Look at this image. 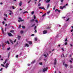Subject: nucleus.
<instances>
[{"mask_svg": "<svg viewBox=\"0 0 73 73\" xmlns=\"http://www.w3.org/2000/svg\"><path fill=\"white\" fill-rule=\"evenodd\" d=\"M10 41L11 42V43H12V44H13V41H12V40H10Z\"/></svg>", "mask_w": 73, "mask_h": 73, "instance_id": "nucleus-25", "label": "nucleus"}, {"mask_svg": "<svg viewBox=\"0 0 73 73\" xmlns=\"http://www.w3.org/2000/svg\"><path fill=\"white\" fill-rule=\"evenodd\" d=\"M35 22H36V23H38V20L37 19H36L35 20Z\"/></svg>", "mask_w": 73, "mask_h": 73, "instance_id": "nucleus-32", "label": "nucleus"}, {"mask_svg": "<svg viewBox=\"0 0 73 73\" xmlns=\"http://www.w3.org/2000/svg\"><path fill=\"white\" fill-rule=\"evenodd\" d=\"M2 33H4V30H3V29L2 28Z\"/></svg>", "mask_w": 73, "mask_h": 73, "instance_id": "nucleus-34", "label": "nucleus"}, {"mask_svg": "<svg viewBox=\"0 0 73 73\" xmlns=\"http://www.w3.org/2000/svg\"><path fill=\"white\" fill-rule=\"evenodd\" d=\"M63 8H64V7H62L60 6V9H63Z\"/></svg>", "mask_w": 73, "mask_h": 73, "instance_id": "nucleus-26", "label": "nucleus"}, {"mask_svg": "<svg viewBox=\"0 0 73 73\" xmlns=\"http://www.w3.org/2000/svg\"><path fill=\"white\" fill-rule=\"evenodd\" d=\"M67 41V38H66V39L65 40V41Z\"/></svg>", "mask_w": 73, "mask_h": 73, "instance_id": "nucleus-53", "label": "nucleus"}, {"mask_svg": "<svg viewBox=\"0 0 73 73\" xmlns=\"http://www.w3.org/2000/svg\"><path fill=\"white\" fill-rule=\"evenodd\" d=\"M69 18H68V19H67V20H66V21H69Z\"/></svg>", "mask_w": 73, "mask_h": 73, "instance_id": "nucleus-39", "label": "nucleus"}, {"mask_svg": "<svg viewBox=\"0 0 73 73\" xmlns=\"http://www.w3.org/2000/svg\"><path fill=\"white\" fill-rule=\"evenodd\" d=\"M8 65H9V64H8V63H7L5 66V68L6 69H7Z\"/></svg>", "mask_w": 73, "mask_h": 73, "instance_id": "nucleus-7", "label": "nucleus"}, {"mask_svg": "<svg viewBox=\"0 0 73 73\" xmlns=\"http://www.w3.org/2000/svg\"><path fill=\"white\" fill-rule=\"evenodd\" d=\"M50 0H47L46 1V3H49V2L50 1Z\"/></svg>", "mask_w": 73, "mask_h": 73, "instance_id": "nucleus-16", "label": "nucleus"}, {"mask_svg": "<svg viewBox=\"0 0 73 73\" xmlns=\"http://www.w3.org/2000/svg\"><path fill=\"white\" fill-rule=\"evenodd\" d=\"M68 65L66 64H65L64 66L65 67H66V66H67Z\"/></svg>", "mask_w": 73, "mask_h": 73, "instance_id": "nucleus-36", "label": "nucleus"}, {"mask_svg": "<svg viewBox=\"0 0 73 73\" xmlns=\"http://www.w3.org/2000/svg\"><path fill=\"white\" fill-rule=\"evenodd\" d=\"M2 23L3 24H4V23H5V22H4V21H3V22Z\"/></svg>", "mask_w": 73, "mask_h": 73, "instance_id": "nucleus-60", "label": "nucleus"}, {"mask_svg": "<svg viewBox=\"0 0 73 73\" xmlns=\"http://www.w3.org/2000/svg\"><path fill=\"white\" fill-rule=\"evenodd\" d=\"M22 28H23V29H25V26H22Z\"/></svg>", "mask_w": 73, "mask_h": 73, "instance_id": "nucleus-49", "label": "nucleus"}, {"mask_svg": "<svg viewBox=\"0 0 73 73\" xmlns=\"http://www.w3.org/2000/svg\"><path fill=\"white\" fill-rule=\"evenodd\" d=\"M70 46H73V45H72V44H70Z\"/></svg>", "mask_w": 73, "mask_h": 73, "instance_id": "nucleus-51", "label": "nucleus"}, {"mask_svg": "<svg viewBox=\"0 0 73 73\" xmlns=\"http://www.w3.org/2000/svg\"><path fill=\"white\" fill-rule=\"evenodd\" d=\"M50 11H49L47 13V14H48V15H49V13H50Z\"/></svg>", "mask_w": 73, "mask_h": 73, "instance_id": "nucleus-21", "label": "nucleus"}, {"mask_svg": "<svg viewBox=\"0 0 73 73\" xmlns=\"http://www.w3.org/2000/svg\"><path fill=\"white\" fill-rule=\"evenodd\" d=\"M34 12H35V11H33L31 13V15H33Z\"/></svg>", "mask_w": 73, "mask_h": 73, "instance_id": "nucleus-19", "label": "nucleus"}, {"mask_svg": "<svg viewBox=\"0 0 73 73\" xmlns=\"http://www.w3.org/2000/svg\"><path fill=\"white\" fill-rule=\"evenodd\" d=\"M7 42L8 44H9V41H7Z\"/></svg>", "mask_w": 73, "mask_h": 73, "instance_id": "nucleus-59", "label": "nucleus"}, {"mask_svg": "<svg viewBox=\"0 0 73 73\" xmlns=\"http://www.w3.org/2000/svg\"><path fill=\"white\" fill-rule=\"evenodd\" d=\"M28 13V11H26L24 12L23 13V14H24V13Z\"/></svg>", "mask_w": 73, "mask_h": 73, "instance_id": "nucleus-30", "label": "nucleus"}, {"mask_svg": "<svg viewBox=\"0 0 73 73\" xmlns=\"http://www.w3.org/2000/svg\"><path fill=\"white\" fill-rule=\"evenodd\" d=\"M19 20H20V21L19 20L18 21V22H19V23H20V21H24V20H23V19H21V18L20 17H19Z\"/></svg>", "mask_w": 73, "mask_h": 73, "instance_id": "nucleus-3", "label": "nucleus"}, {"mask_svg": "<svg viewBox=\"0 0 73 73\" xmlns=\"http://www.w3.org/2000/svg\"><path fill=\"white\" fill-rule=\"evenodd\" d=\"M56 62H57V60H56V59L55 58V60H54V65H56Z\"/></svg>", "mask_w": 73, "mask_h": 73, "instance_id": "nucleus-8", "label": "nucleus"}, {"mask_svg": "<svg viewBox=\"0 0 73 73\" xmlns=\"http://www.w3.org/2000/svg\"><path fill=\"white\" fill-rule=\"evenodd\" d=\"M9 12H11L9 13V15H12V11L9 10Z\"/></svg>", "mask_w": 73, "mask_h": 73, "instance_id": "nucleus-9", "label": "nucleus"}, {"mask_svg": "<svg viewBox=\"0 0 73 73\" xmlns=\"http://www.w3.org/2000/svg\"><path fill=\"white\" fill-rule=\"evenodd\" d=\"M35 40V41H37V38L36 37V38H35L34 39Z\"/></svg>", "mask_w": 73, "mask_h": 73, "instance_id": "nucleus-18", "label": "nucleus"}, {"mask_svg": "<svg viewBox=\"0 0 73 73\" xmlns=\"http://www.w3.org/2000/svg\"><path fill=\"white\" fill-rule=\"evenodd\" d=\"M49 6H50L49 4H48L47 7V8H49Z\"/></svg>", "mask_w": 73, "mask_h": 73, "instance_id": "nucleus-33", "label": "nucleus"}, {"mask_svg": "<svg viewBox=\"0 0 73 73\" xmlns=\"http://www.w3.org/2000/svg\"><path fill=\"white\" fill-rule=\"evenodd\" d=\"M47 31L46 30H44L43 33V34H46V33H47Z\"/></svg>", "mask_w": 73, "mask_h": 73, "instance_id": "nucleus-5", "label": "nucleus"}, {"mask_svg": "<svg viewBox=\"0 0 73 73\" xmlns=\"http://www.w3.org/2000/svg\"><path fill=\"white\" fill-rule=\"evenodd\" d=\"M10 32L11 33H14V30H12L10 31Z\"/></svg>", "mask_w": 73, "mask_h": 73, "instance_id": "nucleus-23", "label": "nucleus"}, {"mask_svg": "<svg viewBox=\"0 0 73 73\" xmlns=\"http://www.w3.org/2000/svg\"><path fill=\"white\" fill-rule=\"evenodd\" d=\"M3 69V68H2L0 70V71H1V70H2Z\"/></svg>", "mask_w": 73, "mask_h": 73, "instance_id": "nucleus-54", "label": "nucleus"}, {"mask_svg": "<svg viewBox=\"0 0 73 73\" xmlns=\"http://www.w3.org/2000/svg\"><path fill=\"white\" fill-rule=\"evenodd\" d=\"M40 5H41V4L40 3H39L38 4V6H40Z\"/></svg>", "mask_w": 73, "mask_h": 73, "instance_id": "nucleus-52", "label": "nucleus"}, {"mask_svg": "<svg viewBox=\"0 0 73 73\" xmlns=\"http://www.w3.org/2000/svg\"><path fill=\"white\" fill-rule=\"evenodd\" d=\"M21 38V36L18 35V40H20V38Z\"/></svg>", "mask_w": 73, "mask_h": 73, "instance_id": "nucleus-11", "label": "nucleus"}, {"mask_svg": "<svg viewBox=\"0 0 73 73\" xmlns=\"http://www.w3.org/2000/svg\"><path fill=\"white\" fill-rule=\"evenodd\" d=\"M73 31V29H72L71 30V32H72Z\"/></svg>", "mask_w": 73, "mask_h": 73, "instance_id": "nucleus-63", "label": "nucleus"}, {"mask_svg": "<svg viewBox=\"0 0 73 73\" xmlns=\"http://www.w3.org/2000/svg\"><path fill=\"white\" fill-rule=\"evenodd\" d=\"M2 47H3V48H4V47H5V46H4V44H2Z\"/></svg>", "mask_w": 73, "mask_h": 73, "instance_id": "nucleus-31", "label": "nucleus"}, {"mask_svg": "<svg viewBox=\"0 0 73 73\" xmlns=\"http://www.w3.org/2000/svg\"><path fill=\"white\" fill-rule=\"evenodd\" d=\"M10 55V52H9V53L8 54V57H9V55Z\"/></svg>", "mask_w": 73, "mask_h": 73, "instance_id": "nucleus-41", "label": "nucleus"}, {"mask_svg": "<svg viewBox=\"0 0 73 73\" xmlns=\"http://www.w3.org/2000/svg\"><path fill=\"white\" fill-rule=\"evenodd\" d=\"M60 1L61 3H63L64 1V0H60Z\"/></svg>", "mask_w": 73, "mask_h": 73, "instance_id": "nucleus-38", "label": "nucleus"}, {"mask_svg": "<svg viewBox=\"0 0 73 73\" xmlns=\"http://www.w3.org/2000/svg\"><path fill=\"white\" fill-rule=\"evenodd\" d=\"M8 35L9 36H12V34H11V33H9Z\"/></svg>", "mask_w": 73, "mask_h": 73, "instance_id": "nucleus-13", "label": "nucleus"}, {"mask_svg": "<svg viewBox=\"0 0 73 73\" xmlns=\"http://www.w3.org/2000/svg\"><path fill=\"white\" fill-rule=\"evenodd\" d=\"M61 49H62V51H64V49L62 48H61Z\"/></svg>", "mask_w": 73, "mask_h": 73, "instance_id": "nucleus-55", "label": "nucleus"}, {"mask_svg": "<svg viewBox=\"0 0 73 73\" xmlns=\"http://www.w3.org/2000/svg\"><path fill=\"white\" fill-rule=\"evenodd\" d=\"M60 11H61L60 10H58L57 9H56L55 10V12H58L60 13Z\"/></svg>", "mask_w": 73, "mask_h": 73, "instance_id": "nucleus-6", "label": "nucleus"}, {"mask_svg": "<svg viewBox=\"0 0 73 73\" xmlns=\"http://www.w3.org/2000/svg\"><path fill=\"white\" fill-rule=\"evenodd\" d=\"M1 65H2V66H3V67H5L4 65V64H2Z\"/></svg>", "mask_w": 73, "mask_h": 73, "instance_id": "nucleus-43", "label": "nucleus"}, {"mask_svg": "<svg viewBox=\"0 0 73 73\" xmlns=\"http://www.w3.org/2000/svg\"><path fill=\"white\" fill-rule=\"evenodd\" d=\"M55 8H56V6H54L53 8V10H54L55 9Z\"/></svg>", "mask_w": 73, "mask_h": 73, "instance_id": "nucleus-50", "label": "nucleus"}, {"mask_svg": "<svg viewBox=\"0 0 73 73\" xmlns=\"http://www.w3.org/2000/svg\"><path fill=\"white\" fill-rule=\"evenodd\" d=\"M48 70V67L46 68H44L43 70V72H45V71H47Z\"/></svg>", "mask_w": 73, "mask_h": 73, "instance_id": "nucleus-1", "label": "nucleus"}, {"mask_svg": "<svg viewBox=\"0 0 73 73\" xmlns=\"http://www.w3.org/2000/svg\"><path fill=\"white\" fill-rule=\"evenodd\" d=\"M19 5L20 7H21V5H22V2H21V1L20 2Z\"/></svg>", "mask_w": 73, "mask_h": 73, "instance_id": "nucleus-12", "label": "nucleus"}, {"mask_svg": "<svg viewBox=\"0 0 73 73\" xmlns=\"http://www.w3.org/2000/svg\"><path fill=\"white\" fill-rule=\"evenodd\" d=\"M39 9H42V7H39Z\"/></svg>", "mask_w": 73, "mask_h": 73, "instance_id": "nucleus-62", "label": "nucleus"}, {"mask_svg": "<svg viewBox=\"0 0 73 73\" xmlns=\"http://www.w3.org/2000/svg\"><path fill=\"white\" fill-rule=\"evenodd\" d=\"M45 57H46V54H44V55H43Z\"/></svg>", "mask_w": 73, "mask_h": 73, "instance_id": "nucleus-37", "label": "nucleus"}, {"mask_svg": "<svg viewBox=\"0 0 73 73\" xmlns=\"http://www.w3.org/2000/svg\"><path fill=\"white\" fill-rule=\"evenodd\" d=\"M50 53H51V52H50V51H48V52L47 53V56H48V54H50Z\"/></svg>", "mask_w": 73, "mask_h": 73, "instance_id": "nucleus-14", "label": "nucleus"}, {"mask_svg": "<svg viewBox=\"0 0 73 73\" xmlns=\"http://www.w3.org/2000/svg\"><path fill=\"white\" fill-rule=\"evenodd\" d=\"M35 23L33 24L31 27H34V26H35Z\"/></svg>", "mask_w": 73, "mask_h": 73, "instance_id": "nucleus-27", "label": "nucleus"}, {"mask_svg": "<svg viewBox=\"0 0 73 73\" xmlns=\"http://www.w3.org/2000/svg\"><path fill=\"white\" fill-rule=\"evenodd\" d=\"M24 47H29V44L27 43H26L23 46Z\"/></svg>", "mask_w": 73, "mask_h": 73, "instance_id": "nucleus-2", "label": "nucleus"}, {"mask_svg": "<svg viewBox=\"0 0 73 73\" xmlns=\"http://www.w3.org/2000/svg\"><path fill=\"white\" fill-rule=\"evenodd\" d=\"M24 33V31H21V34H22V33Z\"/></svg>", "mask_w": 73, "mask_h": 73, "instance_id": "nucleus-29", "label": "nucleus"}, {"mask_svg": "<svg viewBox=\"0 0 73 73\" xmlns=\"http://www.w3.org/2000/svg\"><path fill=\"white\" fill-rule=\"evenodd\" d=\"M34 19H36V16L35 15L34 16Z\"/></svg>", "mask_w": 73, "mask_h": 73, "instance_id": "nucleus-40", "label": "nucleus"}, {"mask_svg": "<svg viewBox=\"0 0 73 73\" xmlns=\"http://www.w3.org/2000/svg\"><path fill=\"white\" fill-rule=\"evenodd\" d=\"M4 15L5 16H6V17H7V14H4Z\"/></svg>", "mask_w": 73, "mask_h": 73, "instance_id": "nucleus-35", "label": "nucleus"}, {"mask_svg": "<svg viewBox=\"0 0 73 73\" xmlns=\"http://www.w3.org/2000/svg\"><path fill=\"white\" fill-rule=\"evenodd\" d=\"M36 28H37V27L36 26H35L34 28V30H35V33H37V30H36Z\"/></svg>", "mask_w": 73, "mask_h": 73, "instance_id": "nucleus-4", "label": "nucleus"}, {"mask_svg": "<svg viewBox=\"0 0 73 73\" xmlns=\"http://www.w3.org/2000/svg\"><path fill=\"white\" fill-rule=\"evenodd\" d=\"M39 64H40V65H42V62L39 63Z\"/></svg>", "mask_w": 73, "mask_h": 73, "instance_id": "nucleus-28", "label": "nucleus"}, {"mask_svg": "<svg viewBox=\"0 0 73 73\" xmlns=\"http://www.w3.org/2000/svg\"><path fill=\"white\" fill-rule=\"evenodd\" d=\"M42 9H44V10H45V9L44 7H42Z\"/></svg>", "mask_w": 73, "mask_h": 73, "instance_id": "nucleus-22", "label": "nucleus"}, {"mask_svg": "<svg viewBox=\"0 0 73 73\" xmlns=\"http://www.w3.org/2000/svg\"><path fill=\"white\" fill-rule=\"evenodd\" d=\"M16 40L15 39L14 41V42H16Z\"/></svg>", "mask_w": 73, "mask_h": 73, "instance_id": "nucleus-61", "label": "nucleus"}, {"mask_svg": "<svg viewBox=\"0 0 73 73\" xmlns=\"http://www.w3.org/2000/svg\"><path fill=\"white\" fill-rule=\"evenodd\" d=\"M4 20H5V21H6V20H7L6 19H5V18H4Z\"/></svg>", "mask_w": 73, "mask_h": 73, "instance_id": "nucleus-57", "label": "nucleus"}, {"mask_svg": "<svg viewBox=\"0 0 73 73\" xmlns=\"http://www.w3.org/2000/svg\"><path fill=\"white\" fill-rule=\"evenodd\" d=\"M66 6H67V5H68V4L67 3L65 5Z\"/></svg>", "mask_w": 73, "mask_h": 73, "instance_id": "nucleus-58", "label": "nucleus"}, {"mask_svg": "<svg viewBox=\"0 0 73 73\" xmlns=\"http://www.w3.org/2000/svg\"><path fill=\"white\" fill-rule=\"evenodd\" d=\"M28 42L29 44H30V45H31L32 44V42H31V41H28Z\"/></svg>", "mask_w": 73, "mask_h": 73, "instance_id": "nucleus-10", "label": "nucleus"}, {"mask_svg": "<svg viewBox=\"0 0 73 73\" xmlns=\"http://www.w3.org/2000/svg\"><path fill=\"white\" fill-rule=\"evenodd\" d=\"M31 0H30L28 2V3L29 4V3H30L31 2Z\"/></svg>", "mask_w": 73, "mask_h": 73, "instance_id": "nucleus-47", "label": "nucleus"}, {"mask_svg": "<svg viewBox=\"0 0 73 73\" xmlns=\"http://www.w3.org/2000/svg\"><path fill=\"white\" fill-rule=\"evenodd\" d=\"M46 15V13H45L42 16V17H44Z\"/></svg>", "mask_w": 73, "mask_h": 73, "instance_id": "nucleus-17", "label": "nucleus"}, {"mask_svg": "<svg viewBox=\"0 0 73 73\" xmlns=\"http://www.w3.org/2000/svg\"><path fill=\"white\" fill-rule=\"evenodd\" d=\"M7 59H6L5 60V62H3L4 64H5V63L7 62Z\"/></svg>", "mask_w": 73, "mask_h": 73, "instance_id": "nucleus-15", "label": "nucleus"}, {"mask_svg": "<svg viewBox=\"0 0 73 73\" xmlns=\"http://www.w3.org/2000/svg\"><path fill=\"white\" fill-rule=\"evenodd\" d=\"M21 28V25H20L19 26V28Z\"/></svg>", "mask_w": 73, "mask_h": 73, "instance_id": "nucleus-45", "label": "nucleus"}, {"mask_svg": "<svg viewBox=\"0 0 73 73\" xmlns=\"http://www.w3.org/2000/svg\"><path fill=\"white\" fill-rule=\"evenodd\" d=\"M9 49H10V47H9V48H8L7 49V50H9Z\"/></svg>", "mask_w": 73, "mask_h": 73, "instance_id": "nucleus-42", "label": "nucleus"}, {"mask_svg": "<svg viewBox=\"0 0 73 73\" xmlns=\"http://www.w3.org/2000/svg\"><path fill=\"white\" fill-rule=\"evenodd\" d=\"M12 8L13 9H15V7H14L13 6H12Z\"/></svg>", "mask_w": 73, "mask_h": 73, "instance_id": "nucleus-48", "label": "nucleus"}, {"mask_svg": "<svg viewBox=\"0 0 73 73\" xmlns=\"http://www.w3.org/2000/svg\"><path fill=\"white\" fill-rule=\"evenodd\" d=\"M31 36H35V35H34V34H32L31 35Z\"/></svg>", "mask_w": 73, "mask_h": 73, "instance_id": "nucleus-46", "label": "nucleus"}, {"mask_svg": "<svg viewBox=\"0 0 73 73\" xmlns=\"http://www.w3.org/2000/svg\"><path fill=\"white\" fill-rule=\"evenodd\" d=\"M65 7H66V5H64V6H63V8H65Z\"/></svg>", "mask_w": 73, "mask_h": 73, "instance_id": "nucleus-56", "label": "nucleus"}, {"mask_svg": "<svg viewBox=\"0 0 73 73\" xmlns=\"http://www.w3.org/2000/svg\"><path fill=\"white\" fill-rule=\"evenodd\" d=\"M67 44H68V43L66 42H65L64 43V45H67Z\"/></svg>", "mask_w": 73, "mask_h": 73, "instance_id": "nucleus-24", "label": "nucleus"}, {"mask_svg": "<svg viewBox=\"0 0 73 73\" xmlns=\"http://www.w3.org/2000/svg\"><path fill=\"white\" fill-rule=\"evenodd\" d=\"M34 62H35V60L33 61L32 62H31V64H34Z\"/></svg>", "mask_w": 73, "mask_h": 73, "instance_id": "nucleus-20", "label": "nucleus"}, {"mask_svg": "<svg viewBox=\"0 0 73 73\" xmlns=\"http://www.w3.org/2000/svg\"><path fill=\"white\" fill-rule=\"evenodd\" d=\"M27 65L28 66H30V64H28Z\"/></svg>", "mask_w": 73, "mask_h": 73, "instance_id": "nucleus-64", "label": "nucleus"}, {"mask_svg": "<svg viewBox=\"0 0 73 73\" xmlns=\"http://www.w3.org/2000/svg\"><path fill=\"white\" fill-rule=\"evenodd\" d=\"M50 27H48L47 28V29H50Z\"/></svg>", "mask_w": 73, "mask_h": 73, "instance_id": "nucleus-44", "label": "nucleus"}]
</instances>
